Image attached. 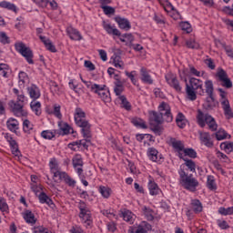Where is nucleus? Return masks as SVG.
<instances>
[{
    "instance_id": "1",
    "label": "nucleus",
    "mask_w": 233,
    "mask_h": 233,
    "mask_svg": "<svg viewBox=\"0 0 233 233\" xmlns=\"http://www.w3.org/2000/svg\"><path fill=\"white\" fill-rule=\"evenodd\" d=\"M74 117L76 125L81 128V134L83 137L89 139L90 128H92V125H90L88 120H86V114L85 111L79 107H76L75 110Z\"/></svg>"
},
{
    "instance_id": "2",
    "label": "nucleus",
    "mask_w": 233,
    "mask_h": 233,
    "mask_svg": "<svg viewBox=\"0 0 233 233\" xmlns=\"http://www.w3.org/2000/svg\"><path fill=\"white\" fill-rule=\"evenodd\" d=\"M81 81L86 85L87 88L91 89V92L97 94V96L100 97V99H102V101H104V103H110L112 98L110 97V91L108 88H106V86L94 84L90 81L84 80L83 77H81Z\"/></svg>"
},
{
    "instance_id": "3",
    "label": "nucleus",
    "mask_w": 233,
    "mask_h": 233,
    "mask_svg": "<svg viewBox=\"0 0 233 233\" xmlns=\"http://www.w3.org/2000/svg\"><path fill=\"white\" fill-rule=\"evenodd\" d=\"M179 182L180 185L186 190H189V192H196L198 190V187H199V181L194 177V175L187 173V171H178Z\"/></svg>"
},
{
    "instance_id": "4",
    "label": "nucleus",
    "mask_w": 233,
    "mask_h": 233,
    "mask_svg": "<svg viewBox=\"0 0 233 233\" xmlns=\"http://www.w3.org/2000/svg\"><path fill=\"white\" fill-rule=\"evenodd\" d=\"M197 123L201 128H205V127L208 125L211 132H216V130H218V123L216 122V118L207 113H203L201 109L198 110Z\"/></svg>"
},
{
    "instance_id": "5",
    "label": "nucleus",
    "mask_w": 233,
    "mask_h": 233,
    "mask_svg": "<svg viewBox=\"0 0 233 233\" xmlns=\"http://www.w3.org/2000/svg\"><path fill=\"white\" fill-rule=\"evenodd\" d=\"M196 90H201L203 93V82L196 77L189 78V85L186 83V94L190 101H196L198 95Z\"/></svg>"
},
{
    "instance_id": "6",
    "label": "nucleus",
    "mask_w": 233,
    "mask_h": 233,
    "mask_svg": "<svg viewBox=\"0 0 233 233\" xmlns=\"http://www.w3.org/2000/svg\"><path fill=\"white\" fill-rule=\"evenodd\" d=\"M79 214L78 218H80L81 223L86 228H89L92 227V211H90V208L86 205V203L80 201L78 203Z\"/></svg>"
},
{
    "instance_id": "7",
    "label": "nucleus",
    "mask_w": 233,
    "mask_h": 233,
    "mask_svg": "<svg viewBox=\"0 0 233 233\" xmlns=\"http://www.w3.org/2000/svg\"><path fill=\"white\" fill-rule=\"evenodd\" d=\"M15 48L18 54H21V56L26 59L29 65H34V53H32V49H30V47L26 46L22 42H18L15 44Z\"/></svg>"
},
{
    "instance_id": "8",
    "label": "nucleus",
    "mask_w": 233,
    "mask_h": 233,
    "mask_svg": "<svg viewBox=\"0 0 233 233\" xmlns=\"http://www.w3.org/2000/svg\"><path fill=\"white\" fill-rule=\"evenodd\" d=\"M8 106L15 117H26V116H28V111L25 109V105L19 102L10 100L8 102Z\"/></svg>"
},
{
    "instance_id": "9",
    "label": "nucleus",
    "mask_w": 233,
    "mask_h": 233,
    "mask_svg": "<svg viewBox=\"0 0 233 233\" xmlns=\"http://www.w3.org/2000/svg\"><path fill=\"white\" fill-rule=\"evenodd\" d=\"M166 83L171 87L174 88L177 92H181V85L179 80H177V76L172 72H168L165 75Z\"/></svg>"
},
{
    "instance_id": "10",
    "label": "nucleus",
    "mask_w": 233,
    "mask_h": 233,
    "mask_svg": "<svg viewBox=\"0 0 233 233\" xmlns=\"http://www.w3.org/2000/svg\"><path fill=\"white\" fill-rule=\"evenodd\" d=\"M188 74L190 76H195V77H201L203 76V71L198 70L194 66H189V69H183L182 72H180L179 76L181 79L185 81V83H187V77H188Z\"/></svg>"
},
{
    "instance_id": "11",
    "label": "nucleus",
    "mask_w": 233,
    "mask_h": 233,
    "mask_svg": "<svg viewBox=\"0 0 233 233\" xmlns=\"http://www.w3.org/2000/svg\"><path fill=\"white\" fill-rule=\"evenodd\" d=\"M158 112H160L162 116H165L166 121H167V123H172L174 116H172V112L168 103H166V102L160 103L158 106Z\"/></svg>"
},
{
    "instance_id": "12",
    "label": "nucleus",
    "mask_w": 233,
    "mask_h": 233,
    "mask_svg": "<svg viewBox=\"0 0 233 233\" xmlns=\"http://www.w3.org/2000/svg\"><path fill=\"white\" fill-rule=\"evenodd\" d=\"M49 168L50 172L53 175V177H58L63 174L64 171H61L59 167V160L56 157H52L49 159Z\"/></svg>"
},
{
    "instance_id": "13",
    "label": "nucleus",
    "mask_w": 233,
    "mask_h": 233,
    "mask_svg": "<svg viewBox=\"0 0 233 233\" xmlns=\"http://www.w3.org/2000/svg\"><path fill=\"white\" fill-rule=\"evenodd\" d=\"M217 77L222 83V86L226 88H232V81L228 78V75L222 68L218 69L217 72Z\"/></svg>"
},
{
    "instance_id": "14",
    "label": "nucleus",
    "mask_w": 233,
    "mask_h": 233,
    "mask_svg": "<svg viewBox=\"0 0 233 233\" xmlns=\"http://www.w3.org/2000/svg\"><path fill=\"white\" fill-rule=\"evenodd\" d=\"M149 230H152V226L147 221H142L137 230L134 229V227H129L127 233H148Z\"/></svg>"
},
{
    "instance_id": "15",
    "label": "nucleus",
    "mask_w": 233,
    "mask_h": 233,
    "mask_svg": "<svg viewBox=\"0 0 233 233\" xmlns=\"http://www.w3.org/2000/svg\"><path fill=\"white\" fill-rule=\"evenodd\" d=\"M147 155L148 159L153 161V163H159L163 159V155L159 154V151L156 147L147 148Z\"/></svg>"
},
{
    "instance_id": "16",
    "label": "nucleus",
    "mask_w": 233,
    "mask_h": 233,
    "mask_svg": "<svg viewBox=\"0 0 233 233\" xmlns=\"http://www.w3.org/2000/svg\"><path fill=\"white\" fill-rule=\"evenodd\" d=\"M58 128L62 136H68V134H73V136H76V134H77L74 131V128H72V127H70V125L65 121H58Z\"/></svg>"
},
{
    "instance_id": "17",
    "label": "nucleus",
    "mask_w": 233,
    "mask_h": 233,
    "mask_svg": "<svg viewBox=\"0 0 233 233\" xmlns=\"http://www.w3.org/2000/svg\"><path fill=\"white\" fill-rule=\"evenodd\" d=\"M199 139L202 145L208 147V148H212L214 147V141H212V137L208 132H199Z\"/></svg>"
},
{
    "instance_id": "18",
    "label": "nucleus",
    "mask_w": 233,
    "mask_h": 233,
    "mask_svg": "<svg viewBox=\"0 0 233 233\" xmlns=\"http://www.w3.org/2000/svg\"><path fill=\"white\" fill-rule=\"evenodd\" d=\"M27 94L30 97V99H33V101H37L39 97H41V89L35 85H31L27 87Z\"/></svg>"
},
{
    "instance_id": "19",
    "label": "nucleus",
    "mask_w": 233,
    "mask_h": 233,
    "mask_svg": "<svg viewBox=\"0 0 233 233\" xmlns=\"http://www.w3.org/2000/svg\"><path fill=\"white\" fill-rule=\"evenodd\" d=\"M116 23L118 25V28L121 30H125L126 32H128L130 28H132V25L130 24V21L127 18H123L121 16L115 17Z\"/></svg>"
},
{
    "instance_id": "20",
    "label": "nucleus",
    "mask_w": 233,
    "mask_h": 233,
    "mask_svg": "<svg viewBox=\"0 0 233 233\" xmlns=\"http://www.w3.org/2000/svg\"><path fill=\"white\" fill-rule=\"evenodd\" d=\"M149 120L150 125H153V127H157V125H161V123H163V116L161 113L151 111L149 113Z\"/></svg>"
},
{
    "instance_id": "21",
    "label": "nucleus",
    "mask_w": 233,
    "mask_h": 233,
    "mask_svg": "<svg viewBox=\"0 0 233 233\" xmlns=\"http://www.w3.org/2000/svg\"><path fill=\"white\" fill-rule=\"evenodd\" d=\"M66 34L69 38L72 39V41H81V39H83V35H81L79 30L74 28L73 26H68L66 28Z\"/></svg>"
},
{
    "instance_id": "22",
    "label": "nucleus",
    "mask_w": 233,
    "mask_h": 233,
    "mask_svg": "<svg viewBox=\"0 0 233 233\" xmlns=\"http://www.w3.org/2000/svg\"><path fill=\"white\" fill-rule=\"evenodd\" d=\"M140 80L146 85H152L154 83V79H152L150 72H148L145 67H141L140 69Z\"/></svg>"
},
{
    "instance_id": "23",
    "label": "nucleus",
    "mask_w": 233,
    "mask_h": 233,
    "mask_svg": "<svg viewBox=\"0 0 233 233\" xmlns=\"http://www.w3.org/2000/svg\"><path fill=\"white\" fill-rule=\"evenodd\" d=\"M73 167L76 174H78V170H83V157L79 154H76L72 158Z\"/></svg>"
},
{
    "instance_id": "24",
    "label": "nucleus",
    "mask_w": 233,
    "mask_h": 233,
    "mask_svg": "<svg viewBox=\"0 0 233 233\" xmlns=\"http://www.w3.org/2000/svg\"><path fill=\"white\" fill-rule=\"evenodd\" d=\"M30 108L35 116H39L43 114V106L41 105V102L37 100H32L30 102Z\"/></svg>"
},
{
    "instance_id": "25",
    "label": "nucleus",
    "mask_w": 233,
    "mask_h": 233,
    "mask_svg": "<svg viewBox=\"0 0 233 233\" xmlns=\"http://www.w3.org/2000/svg\"><path fill=\"white\" fill-rule=\"evenodd\" d=\"M103 28L106 30V34L109 35H116L119 37L121 35V31L116 28L114 25H110L109 23L103 22Z\"/></svg>"
},
{
    "instance_id": "26",
    "label": "nucleus",
    "mask_w": 233,
    "mask_h": 233,
    "mask_svg": "<svg viewBox=\"0 0 233 233\" xmlns=\"http://www.w3.org/2000/svg\"><path fill=\"white\" fill-rule=\"evenodd\" d=\"M22 216L25 221V223H28V225H35L37 222V218H35V215L31 210H25L22 213Z\"/></svg>"
},
{
    "instance_id": "27",
    "label": "nucleus",
    "mask_w": 233,
    "mask_h": 233,
    "mask_svg": "<svg viewBox=\"0 0 233 233\" xmlns=\"http://www.w3.org/2000/svg\"><path fill=\"white\" fill-rule=\"evenodd\" d=\"M147 188L150 196H159V194H161V188H159V186L152 179L148 180Z\"/></svg>"
},
{
    "instance_id": "28",
    "label": "nucleus",
    "mask_w": 233,
    "mask_h": 233,
    "mask_svg": "<svg viewBox=\"0 0 233 233\" xmlns=\"http://www.w3.org/2000/svg\"><path fill=\"white\" fill-rule=\"evenodd\" d=\"M187 167L188 168V170H190V172H196V162L191 159H186L185 163L180 165L178 172H187Z\"/></svg>"
},
{
    "instance_id": "29",
    "label": "nucleus",
    "mask_w": 233,
    "mask_h": 233,
    "mask_svg": "<svg viewBox=\"0 0 233 233\" xmlns=\"http://www.w3.org/2000/svg\"><path fill=\"white\" fill-rule=\"evenodd\" d=\"M46 112L49 116H55V117H57V119H62L63 117V114H61V106L58 104H55L53 109L46 108Z\"/></svg>"
},
{
    "instance_id": "30",
    "label": "nucleus",
    "mask_w": 233,
    "mask_h": 233,
    "mask_svg": "<svg viewBox=\"0 0 233 233\" xmlns=\"http://www.w3.org/2000/svg\"><path fill=\"white\" fill-rule=\"evenodd\" d=\"M121 216L124 221H127L129 225H133L134 221H136V215L128 209H124L121 212Z\"/></svg>"
},
{
    "instance_id": "31",
    "label": "nucleus",
    "mask_w": 233,
    "mask_h": 233,
    "mask_svg": "<svg viewBox=\"0 0 233 233\" xmlns=\"http://www.w3.org/2000/svg\"><path fill=\"white\" fill-rule=\"evenodd\" d=\"M221 107H222V110H224V116L226 119H232L233 112H232V107H230V102L226 100L223 101Z\"/></svg>"
},
{
    "instance_id": "32",
    "label": "nucleus",
    "mask_w": 233,
    "mask_h": 233,
    "mask_svg": "<svg viewBox=\"0 0 233 233\" xmlns=\"http://www.w3.org/2000/svg\"><path fill=\"white\" fill-rule=\"evenodd\" d=\"M190 208L194 214H201L203 212V204L198 199H192Z\"/></svg>"
},
{
    "instance_id": "33",
    "label": "nucleus",
    "mask_w": 233,
    "mask_h": 233,
    "mask_svg": "<svg viewBox=\"0 0 233 233\" xmlns=\"http://www.w3.org/2000/svg\"><path fill=\"white\" fill-rule=\"evenodd\" d=\"M60 181H64L66 185H68V187H76V180L69 177L68 173L63 172L58 177Z\"/></svg>"
},
{
    "instance_id": "34",
    "label": "nucleus",
    "mask_w": 233,
    "mask_h": 233,
    "mask_svg": "<svg viewBox=\"0 0 233 233\" xmlns=\"http://www.w3.org/2000/svg\"><path fill=\"white\" fill-rule=\"evenodd\" d=\"M39 38L42 41V43H44L46 50H49V52H53L54 54L57 52L56 46H54L50 38H47L46 36H43V35H40Z\"/></svg>"
},
{
    "instance_id": "35",
    "label": "nucleus",
    "mask_w": 233,
    "mask_h": 233,
    "mask_svg": "<svg viewBox=\"0 0 233 233\" xmlns=\"http://www.w3.org/2000/svg\"><path fill=\"white\" fill-rule=\"evenodd\" d=\"M171 147H173L176 152H184L185 150V144L181 140H177L176 138H171L169 141Z\"/></svg>"
},
{
    "instance_id": "36",
    "label": "nucleus",
    "mask_w": 233,
    "mask_h": 233,
    "mask_svg": "<svg viewBox=\"0 0 233 233\" xmlns=\"http://www.w3.org/2000/svg\"><path fill=\"white\" fill-rule=\"evenodd\" d=\"M13 93L16 96V103H20L21 105H25L28 101L26 96L23 91H19L17 88H13Z\"/></svg>"
},
{
    "instance_id": "37",
    "label": "nucleus",
    "mask_w": 233,
    "mask_h": 233,
    "mask_svg": "<svg viewBox=\"0 0 233 233\" xmlns=\"http://www.w3.org/2000/svg\"><path fill=\"white\" fill-rule=\"evenodd\" d=\"M6 127L10 132H17L19 128V121L14 117H10L6 121Z\"/></svg>"
},
{
    "instance_id": "38",
    "label": "nucleus",
    "mask_w": 233,
    "mask_h": 233,
    "mask_svg": "<svg viewBox=\"0 0 233 233\" xmlns=\"http://www.w3.org/2000/svg\"><path fill=\"white\" fill-rule=\"evenodd\" d=\"M176 123L179 128H185L188 120H187V116L183 113L178 112L176 116Z\"/></svg>"
},
{
    "instance_id": "39",
    "label": "nucleus",
    "mask_w": 233,
    "mask_h": 233,
    "mask_svg": "<svg viewBox=\"0 0 233 233\" xmlns=\"http://www.w3.org/2000/svg\"><path fill=\"white\" fill-rule=\"evenodd\" d=\"M98 192L104 199H108L112 196V188L108 186H99Z\"/></svg>"
},
{
    "instance_id": "40",
    "label": "nucleus",
    "mask_w": 233,
    "mask_h": 233,
    "mask_svg": "<svg viewBox=\"0 0 233 233\" xmlns=\"http://www.w3.org/2000/svg\"><path fill=\"white\" fill-rule=\"evenodd\" d=\"M0 212H2L3 216L5 214H10V207L8 206V202L5 197L0 196Z\"/></svg>"
},
{
    "instance_id": "41",
    "label": "nucleus",
    "mask_w": 233,
    "mask_h": 233,
    "mask_svg": "<svg viewBox=\"0 0 233 233\" xmlns=\"http://www.w3.org/2000/svg\"><path fill=\"white\" fill-rule=\"evenodd\" d=\"M38 199H39V203H42V205H44L46 203V205H48V207H52L54 205V201H52V198H50V197H48L45 192H41L38 195Z\"/></svg>"
},
{
    "instance_id": "42",
    "label": "nucleus",
    "mask_w": 233,
    "mask_h": 233,
    "mask_svg": "<svg viewBox=\"0 0 233 233\" xmlns=\"http://www.w3.org/2000/svg\"><path fill=\"white\" fill-rule=\"evenodd\" d=\"M117 99L120 101L121 108H124V110H127V112L132 110V105L129 103L128 99H127V96H118Z\"/></svg>"
},
{
    "instance_id": "43",
    "label": "nucleus",
    "mask_w": 233,
    "mask_h": 233,
    "mask_svg": "<svg viewBox=\"0 0 233 233\" xmlns=\"http://www.w3.org/2000/svg\"><path fill=\"white\" fill-rule=\"evenodd\" d=\"M207 187L209 190H218V185L216 184L214 176L209 175L207 177Z\"/></svg>"
},
{
    "instance_id": "44",
    "label": "nucleus",
    "mask_w": 233,
    "mask_h": 233,
    "mask_svg": "<svg viewBox=\"0 0 233 233\" xmlns=\"http://www.w3.org/2000/svg\"><path fill=\"white\" fill-rule=\"evenodd\" d=\"M142 213L147 221H152L154 219V210H152V208L144 206L142 207Z\"/></svg>"
},
{
    "instance_id": "45",
    "label": "nucleus",
    "mask_w": 233,
    "mask_h": 233,
    "mask_svg": "<svg viewBox=\"0 0 233 233\" xmlns=\"http://www.w3.org/2000/svg\"><path fill=\"white\" fill-rule=\"evenodd\" d=\"M205 88L208 96L210 97V99H213L212 96L214 94V83L212 82V80L205 81Z\"/></svg>"
},
{
    "instance_id": "46",
    "label": "nucleus",
    "mask_w": 233,
    "mask_h": 233,
    "mask_svg": "<svg viewBox=\"0 0 233 233\" xmlns=\"http://www.w3.org/2000/svg\"><path fill=\"white\" fill-rule=\"evenodd\" d=\"M215 136L218 141H223V139H230V135H228L225 129H218Z\"/></svg>"
},
{
    "instance_id": "47",
    "label": "nucleus",
    "mask_w": 233,
    "mask_h": 233,
    "mask_svg": "<svg viewBox=\"0 0 233 233\" xmlns=\"http://www.w3.org/2000/svg\"><path fill=\"white\" fill-rule=\"evenodd\" d=\"M220 148L221 150H224L226 154H230L233 152V142H230V141L222 142L220 144Z\"/></svg>"
},
{
    "instance_id": "48",
    "label": "nucleus",
    "mask_w": 233,
    "mask_h": 233,
    "mask_svg": "<svg viewBox=\"0 0 233 233\" xmlns=\"http://www.w3.org/2000/svg\"><path fill=\"white\" fill-rule=\"evenodd\" d=\"M23 130L25 134H32L34 131V124L28 119H25L23 122Z\"/></svg>"
},
{
    "instance_id": "49",
    "label": "nucleus",
    "mask_w": 233,
    "mask_h": 233,
    "mask_svg": "<svg viewBox=\"0 0 233 233\" xmlns=\"http://www.w3.org/2000/svg\"><path fill=\"white\" fill-rule=\"evenodd\" d=\"M186 46L187 48H191L192 50H199L200 48L199 43L192 38L186 41Z\"/></svg>"
},
{
    "instance_id": "50",
    "label": "nucleus",
    "mask_w": 233,
    "mask_h": 233,
    "mask_svg": "<svg viewBox=\"0 0 233 233\" xmlns=\"http://www.w3.org/2000/svg\"><path fill=\"white\" fill-rule=\"evenodd\" d=\"M0 7L1 8H6L7 10H11L12 12H16L17 7L15 6V5L7 2V1H2L0 2Z\"/></svg>"
},
{
    "instance_id": "51",
    "label": "nucleus",
    "mask_w": 233,
    "mask_h": 233,
    "mask_svg": "<svg viewBox=\"0 0 233 233\" xmlns=\"http://www.w3.org/2000/svg\"><path fill=\"white\" fill-rule=\"evenodd\" d=\"M101 214H103V216H106V218H108V219H117L114 209H102Z\"/></svg>"
},
{
    "instance_id": "52",
    "label": "nucleus",
    "mask_w": 233,
    "mask_h": 233,
    "mask_svg": "<svg viewBox=\"0 0 233 233\" xmlns=\"http://www.w3.org/2000/svg\"><path fill=\"white\" fill-rule=\"evenodd\" d=\"M8 74H10V66L6 64H0V76L8 77Z\"/></svg>"
},
{
    "instance_id": "53",
    "label": "nucleus",
    "mask_w": 233,
    "mask_h": 233,
    "mask_svg": "<svg viewBox=\"0 0 233 233\" xmlns=\"http://www.w3.org/2000/svg\"><path fill=\"white\" fill-rule=\"evenodd\" d=\"M32 232L33 233H52V231L45 226H35L32 228Z\"/></svg>"
},
{
    "instance_id": "54",
    "label": "nucleus",
    "mask_w": 233,
    "mask_h": 233,
    "mask_svg": "<svg viewBox=\"0 0 233 233\" xmlns=\"http://www.w3.org/2000/svg\"><path fill=\"white\" fill-rule=\"evenodd\" d=\"M218 214H221V216H233V207L229 208H218Z\"/></svg>"
},
{
    "instance_id": "55",
    "label": "nucleus",
    "mask_w": 233,
    "mask_h": 233,
    "mask_svg": "<svg viewBox=\"0 0 233 233\" xmlns=\"http://www.w3.org/2000/svg\"><path fill=\"white\" fill-rule=\"evenodd\" d=\"M11 152L15 157H21V151L19 150V146L17 145V142H15L14 145L10 146Z\"/></svg>"
},
{
    "instance_id": "56",
    "label": "nucleus",
    "mask_w": 233,
    "mask_h": 233,
    "mask_svg": "<svg viewBox=\"0 0 233 233\" xmlns=\"http://www.w3.org/2000/svg\"><path fill=\"white\" fill-rule=\"evenodd\" d=\"M113 65L116 68H119V70L125 69V63L121 61V57L116 56L113 59Z\"/></svg>"
},
{
    "instance_id": "57",
    "label": "nucleus",
    "mask_w": 233,
    "mask_h": 233,
    "mask_svg": "<svg viewBox=\"0 0 233 233\" xmlns=\"http://www.w3.org/2000/svg\"><path fill=\"white\" fill-rule=\"evenodd\" d=\"M179 27L183 32H186V34H190V32H192V25L188 22H181Z\"/></svg>"
},
{
    "instance_id": "58",
    "label": "nucleus",
    "mask_w": 233,
    "mask_h": 233,
    "mask_svg": "<svg viewBox=\"0 0 233 233\" xmlns=\"http://www.w3.org/2000/svg\"><path fill=\"white\" fill-rule=\"evenodd\" d=\"M18 79H19L20 85H25V83H28V81H29L28 75L26 73H25L24 71L19 72Z\"/></svg>"
},
{
    "instance_id": "59",
    "label": "nucleus",
    "mask_w": 233,
    "mask_h": 233,
    "mask_svg": "<svg viewBox=\"0 0 233 233\" xmlns=\"http://www.w3.org/2000/svg\"><path fill=\"white\" fill-rule=\"evenodd\" d=\"M30 187L35 196H39V194L43 191V186L40 184H30Z\"/></svg>"
},
{
    "instance_id": "60",
    "label": "nucleus",
    "mask_w": 233,
    "mask_h": 233,
    "mask_svg": "<svg viewBox=\"0 0 233 233\" xmlns=\"http://www.w3.org/2000/svg\"><path fill=\"white\" fill-rule=\"evenodd\" d=\"M41 137L44 139H54V137H56V133L54 131L45 130L42 131Z\"/></svg>"
},
{
    "instance_id": "61",
    "label": "nucleus",
    "mask_w": 233,
    "mask_h": 233,
    "mask_svg": "<svg viewBox=\"0 0 233 233\" xmlns=\"http://www.w3.org/2000/svg\"><path fill=\"white\" fill-rule=\"evenodd\" d=\"M100 8L103 9V12L106 15H112V14H116V9L109 5H100Z\"/></svg>"
},
{
    "instance_id": "62",
    "label": "nucleus",
    "mask_w": 233,
    "mask_h": 233,
    "mask_svg": "<svg viewBox=\"0 0 233 233\" xmlns=\"http://www.w3.org/2000/svg\"><path fill=\"white\" fill-rule=\"evenodd\" d=\"M132 123L135 127H137L138 128H147V124L141 118H134L132 120Z\"/></svg>"
},
{
    "instance_id": "63",
    "label": "nucleus",
    "mask_w": 233,
    "mask_h": 233,
    "mask_svg": "<svg viewBox=\"0 0 233 233\" xmlns=\"http://www.w3.org/2000/svg\"><path fill=\"white\" fill-rule=\"evenodd\" d=\"M217 157L222 163H230V158H228L227 155L221 151H217Z\"/></svg>"
},
{
    "instance_id": "64",
    "label": "nucleus",
    "mask_w": 233,
    "mask_h": 233,
    "mask_svg": "<svg viewBox=\"0 0 233 233\" xmlns=\"http://www.w3.org/2000/svg\"><path fill=\"white\" fill-rule=\"evenodd\" d=\"M217 225L221 228V230H227V228H230L228 222H227L225 219H218Z\"/></svg>"
}]
</instances>
